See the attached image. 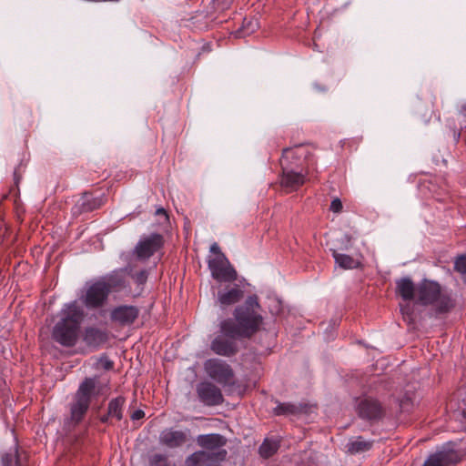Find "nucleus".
Instances as JSON below:
<instances>
[{"instance_id": "obj_10", "label": "nucleus", "mask_w": 466, "mask_h": 466, "mask_svg": "<svg viewBox=\"0 0 466 466\" xmlns=\"http://www.w3.org/2000/svg\"><path fill=\"white\" fill-rule=\"evenodd\" d=\"M241 339L238 335L228 334L219 329L217 335L210 343V350L213 353L227 358L234 357L239 351L237 339Z\"/></svg>"}, {"instance_id": "obj_23", "label": "nucleus", "mask_w": 466, "mask_h": 466, "mask_svg": "<svg viewBox=\"0 0 466 466\" xmlns=\"http://www.w3.org/2000/svg\"><path fill=\"white\" fill-rule=\"evenodd\" d=\"M373 444V440H365L362 436H358L354 440L350 441L346 448L350 454H358L370 451Z\"/></svg>"}, {"instance_id": "obj_39", "label": "nucleus", "mask_w": 466, "mask_h": 466, "mask_svg": "<svg viewBox=\"0 0 466 466\" xmlns=\"http://www.w3.org/2000/svg\"><path fill=\"white\" fill-rule=\"evenodd\" d=\"M210 251L215 253V256L218 255L219 253H222L220 251V248L218 247V245L217 243H214L211 247H210Z\"/></svg>"}, {"instance_id": "obj_25", "label": "nucleus", "mask_w": 466, "mask_h": 466, "mask_svg": "<svg viewBox=\"0 0 466 466\" xmlns=\"http://www.w3.org/2000/svg\"><path fill=\"white\" fill-rule=\"evenodd\" d=\"M335 263L343 269H354L361 267V262L353 257L339 253L336 249H331Z\"/></svg>"}, {"instance_id": "obj_6", "label": "nucleus", "mask_w": 466, "mask_h": 466, "mask_svg": "<svg viewBox=\"0 0 466 466\" xmlns=\"http://www.w3.org/2000/svg\"><path fill=\"white\" fill-rule=\"evenodd\" d=\"M109 295L104 280L97 279L85 285L79 299L86 309H96L105 306Z\"/></svg>"}, {"instance_id": "obj_18", "label": "nucleus", "mask_w": 466, "mask_h": 466, "mask_svg": "<svg viewBox=\"0 0 466 466\" xmlns=\"http://www.w3.org/2000/svg\"><path fill=\"white\" fill-rule=\"evenodd\" d=\"M395 292L405 301H411L417 298V287L409 277H403L395 281Z\"/></svg>"}, {"instance_id": "obj_21", "label": "nucleus", "mask_w": 466, "mask_h": 466, "mask_svg": "<svg viewBox=\"0 0 466 466\" xmlns=\"http://www.w3.org/2000/svg\"><path fill=\"white\" fill-rule=\"evenodd\" d=\"M83 340L89 347L98 348L108 340V333L96 327H87L85 329Z\"/></svg>"}, {"instance_id": "obj_13", "label": "nucleus", "mask_w": 466, "mask_h": 466, "mask_svg": "<svg viewBox=\"0 0 466 466\" xmlns=\"http://www.w3.org/2000/svg\"><path fill=\"white\" fill-rule=\"evenodd\" d=\"M461 461L459 452L450 444L431 454L422 466H454Z\"/></svg>"}, {"instance_id": "obj_16", "label": "nucleus", "mask_w": 466, "mask_h": 466, "mask_svg": "<svg viewBox=\"0 0 466 466\" xmlns=\"http://www.w3.org/2000/svg\"><path fill=\"white\" fill-rule=\"evenodd\" d=\"M228 451L220 450L216 452H206L204 451H195L190 454L185 461L186 466H200L201 463L206 461L220 462L224 461L227 458Z\"/></svg>"}, {"instance_id": "obj_34", "label": "nucleus", "mask_w": 466, "mask_h": 466, "mask_svg": "<svg viewBox=\"0 0 466 466\" xmlns=\"http://www.w3.org/2000/svg\"><path fill=\"white\" fill-rule=\"evenodd\" d=\"M343 208L342 203L339 198H334L331 203L329 209L334 213H339Z\"/></svg>"}, {"instance_id": "obj_8", "label": "nucleus", "mask_w": 466, "mask_h": 466, "mask_svg": "<svg viewBox=\"0 0 466 466\" xmlns=\"http://www.w3.org/2000/svg\"><path fill=\"white\" fill-rule=\"evenodd\" d=\"M207 375L223 386L231 385L235 376L234 370L225 360L213 358L204 362Z\"/></svg>"}, {"instance_id": "obj_36", "label": "nucleus", "mask_w": 466, "mask_h": 466, "mask_svg": "<svg viewBox=\"0 0 466 466\" xmlns=\"http://www.w3.org/2000/svg\"><path fill=\"white\" fill-rule=\"evenodd\" d=\"M144 416L145 412L142 410H137L131 414L130 418L133 420H137L144 418Z\"/></svg>"}, {"instance_id": "obj_29", "label": "nucleus", "mask_w": 466, "mask_h": 466, "mask_svg": "<svg viewBox=\"0 0 466 466\" xmlns=\"http://www.w3.org/2000/svg\"><path fill=\"white\" fill-rule=\"evenodd\" d=\"M148 466H170L168 455L161 452H152L147 456Z\"/></svg>"}, {"instance_id": "obj_9", "label": "nucleus", "mask_w": 466, "mask_h": 466, "mask_svg": "<svg viewBox=\"0 0 466 466\" xmlns=\"http://www.w3.org/2000/svg\"><path fill=\"white\" fill-rule=\"evenodd\" d=\"M208 268L212 278L218 282L230 283L238 278L236 269L223 253H219L208 260Z\"/></svg>"}, {"instance_id": "obj_15", "label": "nucleus", "mask_w": 466, "mask_h": 466, "mask_svg": "<svg viewBox=\"0 0 466 466\" xmlns=\"http://www.w3.org/2000/svg\"><path fill=\"white\" fill-rule=\"evenodd\" d=\"M104 204V195L95 197L91 193L86 192L74 206L73 213L80 215L82 213L91 212L101 208Z\"/></svg>"}, {"instance_id": "obj_35", "label": "nucleus", "mask_w": 466, "mask_h": 466, "mask_svg": "<svg viewBox=\"0 0 466 466\" xmlns=\"http://www.w3.org/2000/svg\"><path fill=\"white\" fill-rule=\"evenodd\" d=\"M401 312H402L405 319H411L412 309L409 305L401 308Z\"/></svg>"}, {"instance_id": "obj_38", "label": "nucleus", "mask_w": 466, "mask_h": 466, "mask_svg": "<svg viewBox=\"0 0 466 466\" xmlns=\"http://www.w3.org/2000/svg\"><path fill=\"white\" fill-rule=\"evenodd\" d=\"M156 215H162L165 217L166 220H168V215H167L166 209L163 208H157L156 211Z\"/></svg>"}, {"instance_id": "obj_27", "label": "nucleus", "mask_w": 466, "mask_h": 466, "mask_svg": "<svg viewBox=\"0 0 466 466\" xmlns=\"http://www.w3.org/2000/svg\"><path fill=\"white\" fill-rule=\"evenodd\" d=\"M126 403V398L117 396L108 402L107 412L112 418L121 420L123 419V408Z\"/></svg>"}, {"instance_id": "obj_40", "label": "nucleus", "mask_w": 466, "mask_h": 466, "mask_svg": "<svg viewBox=\"0 0 466 466\" xmlns=\"http://www.w3.org/2000/svg\"><path fill=\"white\" fill-rule=\"evenodd\" d=\"M110 418H112L111 415H108V412H106V414L100 417V421L102 423H108Z\"/></svg>"}, {"instance_id": "obj_4", "label": "nucleus", "mask_w": 466, "mask_h": 466, "mask_svg": "<svg viewBox=\"0 0 466 466\" xmlns=\"http://www.w3.org/2000/svg\"><path fill=\"white\" fill-rule=\"evenodd\" d=\"M417 303L433 306L435 317L451 312L456 305L452 296L444 291L440 283L424 279L417 286Z\"/></svg>"}, {"instance_id": "obj_3", "label": "nucleus", "mask_w": 466, "mask_h": 466, "mask_svg": "<svg viewBox=\"0 0 466 466\" xmlns=\"http://www.w3.org/2000/svg\"><path fill=\"white\" fill-rule=\"evenodd\" d=\"M85 312L76 300L66 303L60 310V319L52 329V339L66 348L74 347L79 338Z\"/></svg>"}, {"instance_id": "obj_1", "label": "nucleus", "mask_w": 466, "mask_h": 466, "mask_svg": "<svg viewBox=\"0 0 466 466\" xmlns=\"http://www.w3.org/2000/svg\"><path fill=\"white\" fill-rule=\"evenodd\" d=\"M259 310L260 304L258 296H248L244 304L235 308L233 318L221 320L218 327L228 334L238 335L242 339H250L263 324L264 319Z\"/></svg>"}, {"instance_id": "obj_28", "label": "nucleus", "mask_w": 466, "mask_h": 466, "mask_svg": "<svg viewBox=\"0 0 466 466\" xmlns=\"http://www.w3.org/2000/svg\"><path fill=\"white\" fill-rule=\"evenodd\" d=\"M279 443L274 440L265 439L258 448L259 455L264 459L272 457L279 450Z\"/></svg>"}, {"instance_id": "obj_33", "label": "nucleus", "mask_w": 466, "mask_h": 466, "mask_svg": "<svg viewBox=\"0 0 466 466\" xmlns=\"http://www.w3.org/2000/svg\"><path fill=\"white\" fill-rule=\"evenodd\" d=\"M98 364L105 370H110L114 368V362L106 355H102L99 358Z\"/></svg>"}, {"instance_id": "obj_42", "label": "nucleus", "mask_w": 466, "mask_h": 466, "mask_svg": "<svg viewBox=\"0 0 466 466\" xmlns=\"http://www.w3.org/2000/svg\"><path fill=\"white\" fill-rule=\"evenodd\" d=\"M461 414H462L463 419H465V420H466V408L462 410Z\"/></svg>"}, {"instance_id": "obj_11", "label": "nucleus", "mask_w": 466, "mask_h": 466, "mask_svg": "<svg viewBox=\"0 0 466 466\" xmlns=\"http://www.w3.org/2000/svg\"><path fill=\"white\" fill-rule=\"evenodd\" d=\"M196 392L198 400L206 406H218L224 402L221 390L211 381H201L197 384Z\"/></svg>"}, {"instance_id": "obj_5", "label": "nucleus", "mask_w": 466, "mask_h": 466, "mask_svg": "<svg viewBox=\"0 0 466 466\" xmlns=\"http://www.w3.org/2000/svg\"><path fill=\"white\" fill-rule=\"evenodd\" d=\"M96 387V378H85L70 403V420L76 424L81 422L86 414Z\"/></svg>"}, {"instance_id": "obj_32", "label": "nucleus", "mask_w": 466, "mask_h": 466, "mask_svg": "<svg viewBox=\"0 0 466 466\" xmlns=\"http://www.w3.org/2000/svg\"><path fill=\"white\" fill-rule=\"evenodd\" d=\"M148 272L146 269L140 270L132 275L133 279L137 285H143L147 282Z\"/></svg>"}, {"instance_id": "obj_14", "label": "nucleus", "mask_w": 466, "mask_h": 466, "mask_svg": "<svg viewBox=\"0 0 466 466\" xmlns=\"http://www.w3.org/2000/svg\"><path fill=\"white\" fill-rule=\"evenodd\" d=\"M140 310L133 305H120L110 311V319L122 327L132 325L138 318Z\"/></svg>"}, {"instance_id": "obj_43", "label": "nucleus", "mask_w": 466, "mask_h": 466, "mask_svg": "<svg viewBox=\"0 0 466 466\" xmlns=\"http://www.w3.org/2000/svg\"><path fill=\"white\" fill-rule=\"evenodd\" d=\"M460 137H461V134H460V133H458V135H457V137H456V141H459Z\"/></svg>"}, {"instance_id": "obj_30", "label": "nucleus", "mask_w": 466, "mask_h": 466, "mask_svg": "<svg viewBox=\"0 0 466 466\" xmlns=\"http://www.w3.org/2000/svg\"><path fill=\"white\" fill-rule=\"evenodd\" d=\"M258 26V23L253 19H244L243 25L236 32L237 37H245L253 33Z\"/></svg>"}, {"instance_id": "obj_20", "label": "nucleus", "mask_w": 466, "mask_h": 466, "mask_svg": "<svg viewBox=\"0 0 466 466\" xmlns=\"http://www.w3.org/2000/svg\"><path fill=\"white\" fill-rule=\"evenodd\" d=\"M244 296L243 290L238 286L218 292L217 300L221 308L234 305L240 301Z\"/></svg>"}, {"instance_id": "obj_31", "label": "nucleus", "mask_w": 466, "mask_h": 466, "mask_svg": "<svg viewBox=\"0 0 466 466\" xmlns=\"http://www.w3.org/2000/svg\"><path fill=\"white\" fill-rule=\"evenodd\" d=\"M454 270L461 274L463 282L466 283V256H459L454 261Z\"/></svg>"}, {"instance_id": "obj_37", "label": "nucleus", "mask_w": 466, "mask_h": 466, "mask_svg": "<svg viewBox=\"0 0 466 466\" xmlns=\"http://www.w3.org/2000/svg\"><path fill=\"white\" fill-rule=\"evenodd\" d=\"M432 106L433 105L431 104V106L430 109H428L424 114H423V118H424V123L427 124L430 122L431 116H432V114H433V110H432Z\"/></svg>"}, {"instance_id": "obj_2", "label": "nucleus", "mask_w": 466, "mask_h": 466, "mask_svg": "<svg viewBox=\"0 0 466 466\" xmlns=\"http://www.w3.org/2000/svg\"><path fill=\"white\" fill-rule=\"evenodd\" d=\"M309 156V151L301 145L283 149L279 185L286 193L295 192L305 184L309 171L303 165Z\"/></svg>"}, {"instance_id": "obj_22", "label": "nucleus", "mask_w": 466, "mask_h": 466, "mask_svg": "<svg viewBox=\"0 0 466 466\" xmlns=\"http://www.w3.org/2000/svg\"><path fill=\"white\" fill-rule=\"evenodd\" d=\"M124 271L125 269L122 268L114 270L111 273L98 279L104 280V283L108 289L109 294L114 289H123L126 287V279Z\"/></svg>"}, {"instance_id": "obj_19", "label": "nucleus", "mask_w": 466, "mask_h": 466, "mask_svg": "<svg viewBox=\"0 0 466 466\" xmlns=\"http://www.w3.org/2000/svg\"><path fill=\"white\" fill-rule=\"evenodd\" d=\"M227 441V438L218 433L201 434L197 437L198 445L208 451L223 450Z\"/></svg>"}, {"instance_id": "obj_7", "label": "nucleus", "mask_w": 466, "mask_h": 466, "mask_svg": "<svg viewBox=\"0 0 466 466\" xmlns=\"http://www.w3.org/2000/svg\"><path fill=\"white\" fill-rule=\"evenodd\" d=\"M355 411L360 419L370 424L382 420L386 416V409L383 404L371 396L358 398Z\"/></svg>"}, {"instance_id": "obj_26", "label": "nucleus", "mask_w": 466, "mask_h": 466, "mask_svg": "<svg viewBox=\"0 0 466 466\" xmlns=\"http://www.w3.org/2000/svg\"><path fill=\"white\" fill-rule=\"evenodd\" d=\"M304 406L301 404L296 405L290 402H279L273 410V413L276 416H288L297 415L303 411Z\"/></svg>"}, {"instance_id": "obj_12", "label": "nucleus", "mask_w": 466, "mask_h": 466, "mask_svg": "<svg viewBox=\"0 0 466 466\" xmlns=\"http://www.w3.org/2000/svg\"><path fill=\"white\" fill-rule=\"evenodd\" d=\"M164 245V238L161 234L153 233L142 238L135 247V254L139 259H148Z\"/></svg>"}, {"instance_id": "obj_24", "label": "nucleus", "mask_w": 466, "mask_h": 466, "mask_svg": "<svg viewBox=\"0 0 466 466\" xmlns=\"http://www.w3.org/2000/svg\"><path fill=\"white\" fill-rule=\"evenodd\" d=\"M1 463L2 466H28L26 455L20 454L17 448L15 451L2 453Z\"/></svg>"}, {"instance_id": "obj_41", "label": "nucleus", "mask_w": 466, "mask_h": 466, "mask_svg": "<svg viewBox=\"0 0 466 466\" xmlns=\"http://www.w3.org/2000/svg\"><path fill=\"white\" fill-rule=\"evenodd\" d=\"M461 114H463L464 116H466V105H464V106H461Z\"/></svg>"}, {"instance_id": "obj_17", "label": "nucleus", "mask_w": 466, "mask_h": 466, "mask_svg": "<svg viewBox=\"0 0 466 466\" xmlns=\"http://www.w3.org/2000/svg\"><path fill=\"white\" fill-rule=\"evenodd\" d=\"M159 441L168 448H177L187 441V434L182 431L166 429L160 433Z\"/></svg>"}]
</instances>
